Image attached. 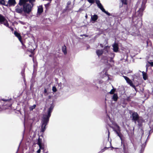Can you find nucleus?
Segmentation results:
<instances>
[{
  "label": "nucleus",
  "mask_w": 153,
  "mask_h": 153,
  "mask_svg": "<svg viewBox=\"0 0 153 153\" xmlns=\"http://www.w3.org/2000/svg\"><path fill=\"white\" fill-rule=\"evenodd\" d=\"M20 23L21 24H22L23 25H24L25 24V23L24 22H22L21 21V22H20Z\"/></svg>",
  "instance_id": "nucleus-40"
},
{
  "label": "nucleus",
  "mask_w": 153,
  "mask_h": 153,
  "mask_svg": "<svg viewBox=\"0 0 153 153\" xmlns=\"http://www.w3.org/2000/svg\"><path fill=\"white\" fill-rule=\"evenodd\" d=\"M100 46L102 47V48H103V46L101 44H100Z\"/></svg>",
  "instance_id": "nucleus-41"
},
{
  "label": "nucleus",
  "mask_w": 153,
  "mask_h": 153,
  "mask_svg": "<svg viewBox=\"0 0 153 153\" xmlns=\"http://www.w3.org/2000/svg\"><path fill=\"white\" fill-rule=\"evenodd\" d=\"M86 19H87V17H88V16H87V15L86 14V15L85 16Z\"/></svg>",
  "instance_id": "nucleus-42"
},
{
  "label": "nucleus",
  "mask_w": 153,
  "mask_h": 153,
  "mask_svg": "<svg viewBox=\"0 0 153 153\" xmlns=\"http://www.w3.org/2000/svg\"><path fill=\"white\" fill-rule=\"evenodd\" d=\"M109 134H110V132L108 130V137H109Z\"/></svg>",
  "instance_id": "nucleus-39"
},
{
  "label": "nucleus",
  "mask_w": 153,
  "mask_h": 153,
  "mask_svg": "<svg viewBox=\"0 0 153 153\" xmlns=\"http://www.w3.org/2000/svg\"><path fill=\"white\" fill-rule=\"evenodd\" d=\"M123 77L124 78L126 81L127 82L128 84H129L131 86L133 87V88H135V86L133 85L131 80H130L128 77L125 76H123Z\"/></svg>",
  "instance_id": "nucleus-9"
},
{
  "label": "nucleus",
  "mask_w": 153,
  "mask_h": 153,
  "mask_svg": "<svg viewBox=\"0 0 153 153\" xmlns=\"http://www.w3.org/2000/svg\"><path fill=\"white\" fill-rule=\"evenodd\" d=\"M137 19H139V18H137L135 16H133L132 17V22H133L134 23V25H136L138 24V22L137 21H136V20H137Z\"/></svg>",
  "instance_id": "nucleus-18"
},
{
  "label": "nucleus",
  "mask_w": 153,
  "mask_h": 153,
  "mask_svg": "<svg viewBox=\"0 0 153 153\" xmlns=\"http://www.w3.org/2000/svg\"><path fill=\"white\" fill-rule=\"evenodd\" d=\"M90 3L93 4L94 2V0H87Z\"/></svg>",
  "instance_id": "nucleus-33"
},
{
  "label": "nucleus",
  "mask_w": 153,
  "mask_h": 153,
  "mask_svg": "<svg viewBox=\"0 0 153 153\" xmlns=\"http://www.w3.org/2000/svg\"><path fill=\"white\" fill-rule=\"evenodd\" d=\"M148 63L151 66H153V62H150L149 61H148Z\"/></svg>",
  "instance_id": "nucleus-34"
},
{
  "label": "nucleus",
  "mask_w": 153,
  "mask_h": 153,
  "mask_svg": "<svg viewBox=\"0 0 153 153\" xmlns=\"http://www.w3.org/2000/svg\"><path fill=\"white\" fill-rule=\"evenodd\" d=\"M37 144L38 145H40L42 144V140L41 139L39 138L38 139Z\"/></svg>",
  "instance_id": "nucleus-26"
},
{
  "label": "nucleus",
  "mask_w": 153,
  "mask_h": 153,
  "mask_svg": "<svg viewBox=\"0 0 153 153\" xmlns=\"http://www.w3.org/2000/svg\"><path fill=\"white\" fill-rule=\"evenodd\" d=\"M52 91L54 92H56L57 91V89L55 86H53L52 87Z\"/></svg>",
  "instance_id": "nucleus-31"
},
{
  "label": "nucleus",
  "mask_w": 153,
  "mask_h": 153,
  "mask_svg": "<svg viewBox=\"0 0 153 153\" xmlns=\"http://www.w3.org/2000/svg\"><path fill=\"white\" fill-rule=\"evenodd\" d=\"M83 10V9L82 8H80L79 9V10H78V12H81V11H82Z\"/></svg>",
  "instance_id": "nucleus-36"
},
{
  "label": "nucleus",
  "mask_w": 153,
  "mask_h": 153,
  "mask_svg": "<svg viewBox=\"0 0 153 153\" xmlns=\"http://www.w3.org/2000/svg\"><path fill=\"white\" fill-rule=\"evenodd\" d=\"M3 100L4 101H7L8 100H4H4Z\"/></svg>",
  "instance_id": "nucleus-43"
},
{
  "label": "nucleus",
  "mask_w": 153,
  "mask_h": 153,
  "mask_svg": "<svg viewBox=\"0 0 153 153\" xmlns=\"http://www.w3.org/2000/svg\"><path fill=\"white\" fill-rule=\"evenodd\" d=\"M112 149H114V148L113 147H112Z\"/></svg>",
  "instance_id": "nucleus-50"
},
{
  "label": "nucleus",
  "mask_w": 153,
  "mask_h": 153,
  "mask_svg": "<svg viewBox=\"0 0 153 153\" xmlns=\"http://www.w3.org/2000/svg\"><path fill=\"white\" fill-rule=\"evenodd\" d=\"M114 131L117 135V136L120 137L121 140V143L122 145H123V146H124L125 137L123 134L120 132V131H118L116 129H114Z\"/></svg>",
  "instance_id": "nucleus-5"
},
{
  "label": "nucleus",
  "mask_w": 153,
  "mask_h": 153,
  "mask_svg": "<svg viewBox=\"0 0 153 153\" xmlns=\"http://www.w3.org/2000/svg\"><path fill=\"white\" fill-rule=\"evenodd\" d=\"M39 149H44V147L43 144H42L40 145H39Z\"/></svg>",
  "instance_id": "nucleus-27"
},
{
  "label": "nucleus",
  "mask_w": 153,
  "mask_h": 153,
  "mask_svg": "<svg viewBox=\"0 0 153 153\" xmlns=\"http://www.w3.org/2000/svg\"><path fill=\"white\" fill-rule=\"evenodd\" d=\"M98 19V16L97 15L94 14L93 15H91V20L92 23L95 22Z\"/></svg>",
  "instance_id": "nucleus-12"
},
{
  "label": "nucleus",
  "mask_w": 153,
  "mask_h": 153,
  "mask_svg": "<svg viewBox=\"0 0 153 153\" xmlns=\"http://www.w3.org/2000/svg\"><path fill=\"white\" fill-rule=\"evenodd\" d=\"M131 117L132 120L134 122L135 124H136L137 122L139 126H142V124L143 121V120L141 117L139 116L137 112L132 113Z\"/></svg>",
  "instance_id": "nucleus-3"
},
{
  "label": "nucleus",
  "mask_w": 153,
  "mask_h": 153,
  "mask_svg": "<svg viewBox=\"0 0 153 153\" xmlns=\"http://www.w3.org/2000/svg\"><path fill=\"white\" fill-rule=\"evenodd\" d=\"M142 138H143V136H142V137H141V139H142Z\"/></svg>",
  "instance_id": "nucleus-49"
},
{
  "label": "nucleus",
  "mask_w": 153,
  "mask_h": 153,
  "mask_svg": "<svg viewBox=\"0 0 153 153\" xmlns=\"http://www.w3.org/2000/svg\"><path fill=\"white\" fill-rule=\"evenodd\" d=\"M111 57L108 56V57H105L102 58V61L104 60V62L106 64L108 63V61H109L111 63H113L114 62L113 59L114 56V53H111Z\"/></svg>",
  "instance_id": "nucleus-7"
},
{
  "label": "nucleus",
  "mask_w": 153,
  "mask_h": 153,
  "mask_svg": "<svg viewBox=\"0 0 153 153\" xmlns=\"http://www.w3.org/2000/svg\"><path fill=\"white\" fill-rule=\"evenodd\" d=\"M96 53L99 57L103 53V51L102 50H98L96 51Z\"/></svg>",
  "instance_id": "nucleus-19"
},
{
  "label": "nucleus",
  "mask_w": 153,
  "mask_h": 153,
  "mask_svg": "<svg viewBox=\"0 0 153 153\" xmlns=\"http://www.w3.org/2000/svg\"><path fill=\"white\" fill-rule=\"evenodd\" d=\"M19 147L18 148H19ZM18 150H19V149H18V150H17V152H16V153H17V152H18Z\"/></svg>",
  "instance_id": "nucleus-44"
},
{
  "label": "nucleus",
  "mask_w": 153,
  "mask_h": 153,
  "mask_svg": "<svg viewBox=\"0 0 153 153\" xmlns=\"http://www.w3.org/2000/svg\"><path fill=\"white\" fill-rule=\"evenodd\" d=\"M0 4L6 6H7L8 4H5V2L4 0H0Z\"/></svg>",
  "instance_id": "nucleus-24"
},
{
  "label": "nucleus",
  "mask_w": 153,
  "mask_h": 153,
  "mask_svg": "<svg viewBox=\"0 0 153 153\" xmlns=\"http://www.w3.org/2000/svg\"><path fill=\"white\" fill-rule=\"evenodd\" d=\"M3 24L7 27H9V24L5 17L0 14V25Z\"/></svg>",
  "instance_id": "nucleus-6"
},
{
  "label": "nucleus",
  "mask_w": 153,
  "mask_h": 153,
  "mask_svg": "<svg viewBox=\"0 0 153 153\" xmlns=\"http://www.w3.org/2000/svg\"><path fill=\"white\" fill-rule=\"evenodd\" d=\"M16 4V1L15 0H9L8 1V4L9 5V6H14Z\"/></svg>",
  "instance_id": "nucleus-15"
},
{
  "label": "nucleus",
  "mask_w": 153,
  "mask_h": 153,
  "mask_svg": "<svg viewBox=\"0 0 153 153\" xmlns=\"http://www.w3.org/2000/svg\"><path fill=\"white\" fill-rule=\"evenodd\" d=\"M112 47L113 48V51L115 52H117L118 50V45L116 43H114Z\"/></svg>",
  "instance_id": "nucleus-14"
},
{
  "label": "nucleus",
  "mask_w": 153,
  "mask_h": 153,
  "mask_svg": "<svg viewBox=\"0 0 153 153\" xmlns=\"http://www.w3.org/2000/svg\"><path fill=\"white\" fill-rule=\"evenodd\" d=\"M99 82V80L97 79H95L94 80L92 85L94 87L95 89L97 90L98 88V87L97 85V84Z\"/></svg>",
  "instance_id": "nucleus-10"
},
{
  "label": "nucleus",
  "mask_w": 153,
  "mask_h": 153,
  "mask_svg": "<svg viewBox=\"0 0 153 153\" xmlns=\"http://www.w3.org/2000/svg\"><path fill=\"white\" fill-rule=\"evenodd\" d=\"M29 56H30V57H32V55H29Z\"/></svg>",
  "instance_id": "nucleus-45"
},
{
  "label": "nucleus",
  "mask_w": 153,
  "mask_h": 153,
  "mask_svg": "<svg viewBox=\"0 0 153 153\" xmlns=\"http://www.w3.org/2000/svg\"><path fill=\"white\" fill-rule=\"evenodd\" d=\"M62 50L64 54H65L67 53L66 47L65 46H64L62 47Z\"/></svg>",
  "instance_id": "nucleus-22"
},
{
  "label": "nucleus",
  "mask_w": 153,
  "mask_h": 153,
  "mask_svg": "<svg viewBox=\"0 0 153 153\" xmlns=\"http://www.w3.org/2000/svg\"><path fill=\"white\" fill-rule=\"evenodd\" d=\"M43 11V8L42 7H39L38 8L37 13L39 14H41Z\"/></svg>",
  "instance_id": "nucleus-21"
},
{
  "label": "nucleus",
  "mask_w": 153,
  "mask_h": 153,
  "mask_svg": "<svg viewBox=\"0 0 153 153\" xmlns=\"http://www.w3.org/2000/svg\"><path fill=\"white\" fill-rule=\"evenodd\" d=\"M147 68H146V71H147Z\"/></svg>",
  "instance_id": "nucleus-48"
},
{
  "label": "nucleus",
  "mask_w": 153,
  "mask_h": 153,
  "mask_svg": "<svg viewBox=\"0 0 153 153\" xmlns=\"http://www.w3.org/2000/svg\"><path fill=\"white\" fill-rule=\"evenodd\" d=\"M112 98L113 99L114 101H116L118 99V97L117 94H114Z\"/></svg>",
  "instance_id": "nucleus-20"
},
{
  "label": "nucleus",
  "mask_w": 153,
  "mask_h": 153,
  "mask_svg": "<svg viewBox=\"0 0 153 153\" xmlns=\"http://www.w3.org/2000/svg\"><path fill=\"white\" fill-rule=\"evenodd\" d=\"M123 149L124 150V153H131L129 150H128L127 151L124 149V147L123 148Z\"/></svg>",
  "instance_id": "nucleus-30"
},
{
  "label": "nucleus",
  "mask_w": 153,
  "mask_h": 153,
  "mask_svg": "<svg viewBox=\"0 0 153 153\" xmlns=\"http://www.w3.org/2000/svg\"><path fill=\"white\" fill-rule=\"evenodd\" d=\"M140 19H141V18H140Z\"/></svg>",
  "instance_id": "nucleus-51"
},
{
  "label": "nucleus",
  "mask_w": 153,
  "mask_h": 153,
  "mask_svg": "<svg viewBox=\"0 0 153 153\" xmlns=\"http://www.w3.org/2000/svg\"><path fill=\"white\" fill-rule=\"evenodd\" d=\"M121 1L122 2L123 4H126L127 3H126V0H121Z\"/></svg>",
  "instance_id": "nucleus-32"
},
{
  "label": "nucleus",
  "mask_w": 153,
  "mask_h": 153,
  "mask_svg": "<svg viewBox=\"0 0 153 153\" xmlns=\"http://www.w3.org/2000/svg\"><path fill=\"white\" fill-rule=\"evenodd\" d=\"M44 93H47V91L46 89L45 88V89H44Z\"/></svg>",
  "instance_id": "nucleus-38"
},
{
  "label": "nucleus",
  "mask_w": 153,
  "mask_h": 153,
  "mask_svg": "<svg viewBox=\"0 0 153 153\" xmlns=\"http://www.w3.org/2000/svg\"><path fill=\"white\" fill-rule=\"evenodd\" d=\"M107 47H108V46H105V48H106Z\"/></svg>",
  "instance_id": "nucleus-47"
},
{
  "label": "nucleus",
  "mask_w": 153,
  "mask_h": 153,
  "mask_svg": "<svg viewBox=\"0 0 153 153\" xmlns=\"http://www.w3.org/2000/svg\"><path fill=\"white\" fill-rule=\"evenodd\" d=\"M71 4V1H69L67 3V5H70Z\"/></svg>",
  "instance_id": "nucleus-35"
},
{
  "label": "nucleus",
  "mask_w": 153,
  "mask_h": 153,
  "mask_svg": "<svg viewBox=\"0 0 153 153\" xmlns=\"http://www.w3.org/2000/svg\"><path fill=\"white\" fill-rule=\"evenodd\" d=\"M96 3L98 7L100 8L102 12H103V11L105 10V9L104 8L102 4L100 2V1L99 0H97L96 1Z\"/></svg>",
  "instance_id": "nucleus-11"
},
{
  "label": "nucleus",
  "mask_w": 153,
  "mask_h": 153,
  "mask_svg": "<svg viewBox=\"0 0 153 153\" xmlns=\"http://www.w3.org/2000/svg\"><path fill=\"white\" fill-rule=\"evenodd\" d=\"M14 34L19 39V41L22 42V38L20 34L16 31H15Z\"/></svg>",
  "instance_id": "nucleus-16"
},
{
  "label": "nucleus",
  "mask_w": 153,
  "mask_h": 153,
  "mask_svg": "<svg viewBox=\"0 0 153 153\" xmlns=\"http://www.w3.org/2000/svg\"><path fill=\"white\" fill-rule=\"evenodd\" d=\"M103 12H104L108 16H111V14L110 13H108V11H105V10L103 11Z\"/></svg>",
  "instance_id": "nucleus-28"
},
{
  "label": "nucleus",
  "mask_w": 153,
  "mask_h": 153,
  "mask_svg": "<svg viewBox=\"0 0 153 153\" xmlns=\"http://www.w3.org/2000/svg\"><path fill=\"white\" fill-rule=\"evenodd\" d=\"M41 151V149H39L37 151V153H39Z\"/></svg>",
  "instance_id": "nucleus-37"
},
{
  "label": "nucleus",
  "mask_w": 153,
  "mask_h": 153,
  "mask_svg": "<svg viewBox=\"0 0 153 153\" xmlns=\"http://www.w3.org/2000/svg\"><path fill=\"white\" fill-rule=\"evenodd\" d=\"M54 105L53 103L51 104L50 107L48 111L47 114H44L42 117V121L41 131L44 132L46 129V126L48 124L49 121V118L51 116V113L54 108Z\"/></svg>",
  "instance_id": "nucleus-1"
},
{
  "label": "nucleus",
  "mask_w": 153,
  "mask_h": 153,
  "mask_svg": "<svg viewBox=\"0 0 153 153\" xmlns=\"http://www.w3.org/2000/svg\"><path fill=\"white\" fill-rule=\"evenodd\" d=\"M139 22H140V23L141 24H142V21H139Z\"/></svg>",
  "instance_id": "nucleus-46"
},
{
  "label": "nucleus",
  "mask_w": 153,
  "mask_h": 153,
  "mask_svg": "<svg viewBox=\"0 0 153 153\" xmlns=\"http://www.w3.org/2000/svg\"><path fill=\"white\" fill-rule=\"evenodd\" d=\"M18 4L22 6L23 12L27 14H29L31 11L33 7L28 3V0H19Z\"/></svg>",
  "instance_id": "nucleus-2"
},
{
  "label": "nucleus",
  "mask_w": 153,
  "mask_h": 153,
  "mask_svg": "<svg viewBox=\"0 0 153 153\" xmlns=\"http://www.w3.org/2000/svg\"><path fill=\"white\" fill-rule=\"evenodd\" d=\"M35 1V0H28V2L33 7L34 6V3Z\"/></svg>",
  "instance_id": "nucleus-23"
},
{
  "label": "nucleus",
  "mask_w": 153,
  "mask_h": 153,
  "mask_svg": "<svg viewBox=\"0 0 153 153\" xmlns=\"http://www.w3.org/2000/svg\"><path fill=\"white\" fill-rule=\"evenodd\" d=\"M144 9L145 8L144 7H143L140 8L139 9V10L136 13V14H138V13H139L138 15L139 17H141L142 16V12L143 10H144Z\"/></svg>",
  "instance_id": "nucleus-13"
},
{
  "label": "nucleus",
  "mask_w": 153,
  "mask_h": 153,
  "mask_svg": "<svg viewBox=\"0 0 153 153\" xmlns=\"http://www.w3.org/2000/svg\"><path fill=\"white\" fill-rule=\"evenodd\" d=\"M115 89H113L111 90L109 92V93L110 94H113L114 93L115 91Z\"/></svg>",
  "instance_id": "nucleus-29"
},
{
  "label": "nucleus",
  "mask_w": 153,
  "mask_h": 153,
  "mask_svg": "<svg viewBox=\"0 0 153 153\" xmlns=\"http://www.w3.org/2000/svg\"><path fill=\"white\" fill-rule=\"evenodd\" d=\"M106 118L107 119V120H108L112 123L113 126H111V127L113 129L114 131V129H116L118 131H121L120 126L117 124L116 123L112 121L111 120L110 117L108 115L107 116Z\"/></svg>",
  "instance_id": "nucleus-4"
},
{
  "label": "nucleus",
  "mask_w": 153,
  "mask_h": 153,
  "mask_svg": "<svg viewBox=\"0 0 153 153\" xmlns=\"http://www.w3.org/2000/svg\"><path fill=\"white\" fill-rule=\"evenodd\" d=\"M36 107V105L35 104L33 105L32 106H30L29 107V109L30 111L33 110Z\"/></svg>",
  "instance_id": "nucleus-25"
},
{
  "label": "nucleus",
  "mask_w": 153,
  "mask_h": 153,
  "mask_svg": "<svg viewBox=\"0 0 153 153\" xmlns=\"http://www.w3.org/2000/svg\"><path fill=\"white\" fill-rule=\"evenodd\" d=\"M143 77L144 80H146L148 79V75L147 73L144 71L142 72Z\"/></svg>",
  "instance_id": "nucleus-17"
},
{
  "label": "nucleus",
  "mask_w": 153,
  "mask_h": 153,
  "mask_svg": "<svg viewBox=\"0 0 153 153\" xmlns=\"http://www.w3.org/2000/svg\"><path fill=\"white\" fill-rule=\"evenodd\" d=\"M22 6L18 5L16 6L15 10L16 13L20 14H22V13L23 11V9L22 7Z\"/></svg>",
  "instance_id": "nucleus-8"
}]
</instances>
